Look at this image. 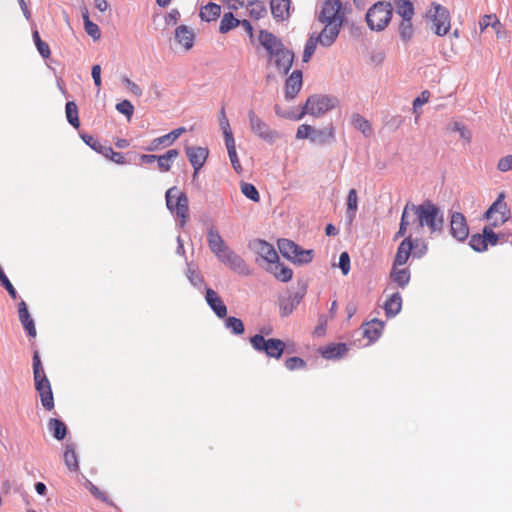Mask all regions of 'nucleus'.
Instances as JSON below:
<instances>
[{"label":"nucleus","mask_w":512,"mask_h":512,"mask_svg":"<svg viewBox=\"0 0 512 512\" xmlns=\"http://www.w3.org/2000/svg\"><path fill=\"white\" fill-rule=\"evenodd\" d=\"M305 366H306V362L302 358L297 357V356L290 357V358L286 359V361H285V367L290 371H294L297 369H303V368H305Z\"/></svg>","instance_id":"obj_60"},{"label":"nucleus","mask_w":512,"mask_h":512,"mask_svg":"<svg viewBox=\"0 0 512 512\" xmlns=\"http://www.w3.org/2000/svg\"><path fill=\"white\" fill-rule=\"evenodd\" d=\"M393 7L391 2L379 1L370 7L366 13V22L373 31H382L391 21Z\"/></svg>","instance_id":"obj_3"},{"label":"nucleus","mask_w":512,"mask_h":512,"mask_svg":"<svg viewBox=\"0 0 512 512\" xmlns=\"http://www.w3.org/2000/svg\"><path fill=\"white\" fill-rule=\"evenodd\" d=\"M412 18L402 19L399 25V34L403 41H409L413 36Z\"/></svg>","instance_id":"obj_48"},{"label":"nucleus","mask_w":512,"mask_h":512,"mask_svg":"<svg viewBox=\"0 0 512 512\" xmlns=\"http://www.w3.org/2000/svg\"><path fill=\"white\" fill-rule=\"evenodd\" d=\"M33 40L35 42V45L37 47V50L39 54L43 58H48L50 56V48L47 43L43 42L40 38V35L37 30L33 31Z\"/></svg>","instance_id":"obj_53"},{"label":"nucleus","mask_w":512,"mask_h":512,"mask_svg":"<svg viewBox=\"0 0 512 512\" xmlns=\"http://www.w3.org/2000/svg\"><path fill=\"white\" fill-rule=\"evenodd\" d=\"M239 25L240 20L236 19L232 12H227L223 15L221 19L219 31L225 34Z\"/></svg>","instance_id":"obj_41"},{"label":"nucleus","mask_w":512,"mask_h":512,"mask_svg":"<svg viewBox=\"0 0 512 512\" xmlns=\"http://www.w3.org/2000/svg\"><path fill=\"white\" fill-rule=\"evenodd\" d=\"M66 118L70 125L79 128L78 107L74 101H68L65 106Z\"/></svg>","instance_id":"obj_40"},{"label":"nucleus","mask_w":512,"mask_h":512,"mask_svg":"<svg viewBox=\"0 0 512 512\" xmlns=\"http://www.w3.org/2000/svg\"><path fill=\"white\" fill-rule=\"evenodd\" d=\"M251 346L258 352H263L266 356L279 359L281 358L285 344L282 340L276 338L265 339L261 334H256L250 338Z\"/></svg>","instance_id":"obj_6"},{"label":"nucleus","mask_w":512,"mask_h":512,"mask_svg":"<svg viewBox=\"0 0 512 512\" xmlns=\"http://www.w3.org/2000/svg\"><path fill=\"white\" fill-rule=\"evenodd\" d=\"M99 153H101L106 158H109L111 161H113L116 164H125V157L120 152H115L112 147L110 146H102L101 150H99Z\"/></svg>","instance_id":"obj_46"},{"label":"nucleus","mask_w":512,"mask_h":512,"mask_svg":"<svg viewBox=\"0 0 512 512\" xmlns=\"http://www.w3.org/2000/svg\"><path fill=\"white\" fill-rule=\"evenodd\" d=\"M338 105V99L328 95H312L302 107V111L297 114V118L302 119L304 115L310 114L319 117L327 111L334 109Z\"/></svg>","instance_id":"obj_4"},{"label":"nucleus","mask_w":512,"mask_h":512,"mask_svg":"<svg viewBox=\"0 0 512 512\" xmlns=\"http://www.w3.org/2000/svg\"><path fill=\"white\" fill-rule=\"evenodd\" d=\"M499 24V20L494 14L484 15L479 21L481 31H484L489 26L495 27Z\"/></svg>","instance_id":"obj_61"},{"label":"nucleus","mask_w":512,"mask_h":512,"mask_svg":"<svg viewBox=\"0 0 512 512\" xmlns=\"http://www.w3.org/2000/svg\"><path fill=\"white\" fill-rule=\"evenodd\" d=\"M348 352V347L345 343L330 344L320 349L322 357L329 360L342 358Z\"/></svg>","instance_id":"obj_24"},{"label":"nucleus","mask_w":512,"mask_h":512,"mask_svg":"<svg viewBox=\"0 0 512 512\" xmlns=\"http://www.w3.org/2000/svg\"><path fill=\"white\" fill-rule=\"evenodd\" d=\"M33 374H34V381H44L45 379H48L41 363L40 355L38 351H35L33 354Z\"/></svg>","instance_id":"obj_45"},{"label":"nucleus","mask_w":512,"mask_h":512,"mask_svg":"<svg viewBox=\"0 0 512 512\" xmlns=\"http://www.w3.org/2000/svg\"><path fill=\"white\" fill-rule=\"evenodd\" d=\"M64 462L71 471H77L79 468L75 445L73 443L67 444L65 447Z\"/></svg>","instance_id":"obj_36"},{"label":"nucleus","mask_w":512,"mask_h":512,"mask_svg":"<svg viewBox=\"0 0 512 512\" xmlns=\"http://www.w3.org/2000/svg\"><path fill=\"white\" fill-rule=\"evenodd\" d=\"M313 259V250H305L298 246V251L292 256L290 261L295 264H307L310 263Z\"/></svg>","instance_id":"obj_44"},{"label":"nucleus","mask_w":512,"mask_h":512,"mask_svg":"<svg viewBox=\"0 0 512 512\" xmlns=\"http://www.w3.org/2000/svg\"><path fill=\"white\" fill-rule=\"evenodd\" d=\"M240 188H241L242 194L245 197L252 200L253 202H259L260 195H259L257 188L253 184L247 183V182H242L240 185Z\"/></svg>","instance_id":"obj_50"},{"label":"nucleus","mask_w":512,"mask_h":512,"mask_svg":"<svg viewBox=\"0 0 512 512\" xmlns=\"http://www.w3.org/2000/svg\"><path fill=\"white\" fill-rule=\"evenodd\" d=\"M87 489L97 499H99L111 506L114 505V503L109 499V497L104 492H102L97 486H95L92 482H88Z\"/></svg>","instance_id":"obj_57"},{"label":"nucleus","mask_w":512,"mask_h":512,"mask_svg":"<svg viewBox=\"0 0 512 512\" xmlns=\"http://www.w3.org/2000/svg\"><path fill=\"white\" fill-rule=\"evenodd\" d=\"M470 247L476 252H484L487 250V245L485 243V238L482 234H473L470 237L469 241Z\"/></svg>","instance_id":"obj_51"},{"label":"nucleus","mask_w":512,"mask_h":512,"mask_svg":"<svg viewBox=\"0 0 512 512\" xmlns=\"http://www.w3.org/2000/svg\"><path fill=\"white\" fill-rule=\"evenodd\" d=\"M247 115L250 129L257 137L269 144H273L279 138V133L272 130L253 110H249Z\"/></svg>","instance_id":"obj_8"},{"label":"nucleus","mask_w":512,"mask_h":512,"mask_svg":"<svg viewBox=\"0 0 512 512\" xmlns=\"http://www.w3.org/2000/svg\"><path fill=\"white\" fill-rule=\"evenodd\" d=\"M384 323L379 321L378 319H373L370 322H367L363 326V336L368 338L370 341H376L383 330Z\"/></svg>","instance_id":"obj_27"},{"label":"nucleus","mask_w":512,"mask_h":512,"mask_svg":"<svg viewBox=\"0 0 512 512\" xmlns=\"http://www.w3.org/2000/svg\"><path fill=\"white\" fill-rule=\"evenodd\" d=\"M294 61V53L284 48L283 50H280V53L277 54V56H274L269 60V63L273 64L276 68V70L281 74H287Z\"/></svg>","instance_id":"obj_14"},{"label":"nucleus","mask_w":512,"mask_h":512,"mask_svg":"<svg viewBox=\"0 0 512 512\" xmlns=\"http://www.w3.org/2000/svg\"><path fill=\"white\" fill-rule=\"evenodd\" d=\"M186 276L191 285L195 288L201 290L205 287V281L202 274L197 269L193 268L191 264H188Z\"/></svg>","instance_id":"obj_39"},{"label":"nucleus","mask_w":512,"mask_h":512,"mask_svg":"<svg viewBox=\"0 0 512 512\" xmlns=\"http://www.w3.org/2000/svg\"><path fill=\"white\" fill-rule=\"evenodd\" d=\"M450 234L459 242L465 241L469 236V227L465 216L460 212H453L450 216Z\"/></svg>","instance_id":"obj_9"},{"label":"nucleus","mask_w":512,"mask_h":512,"mask_svg":"<svg viewBox=\"0 0 512 512\" xmlns=\"http://www.w3.org/2000/svg\"><path fill=\"white\" fill-rule=\"evenodd\" d=\"M485 238L486 245L495 246L498 243L499 236L492 230L491 227L485 226L482 230Z\"/></svg>","instance_id":"obj_62"},{"label":"nucleus","mask_w":512,"mask_h":512,"mask_svg":"<svg viewBox=\"0 0 512 512\" xmlns=\"http://www.w3.org/2000/svg\"><path fill=\"white\" fill-rule=\"evenodd\" d=\"M278 248L282 256L288 260L298 251V245L289 239L278 240Z\"/></svg>","instance_id":"obj_38"},{"label":"nucleus","mask_w":512,"mask_h":512,"mask_svg":"<svg viewBox=\"0 0 512 512\" xmlns=\"http://www.w3.org/2000/svg\"><path fill=\"white\" fill-rule=\"evenodd\" d=\"M358 208V196L355 189H350L347 196V216L353 219Z\"/></svg>","instance_id":"obj_47"},{"label":"nucleus","mask_w":512,"mask_h":512,"mask_svg":"<svg viewBox=\"0 0 512 512\" xmlns=\"http://www.w3.org/2000/svg\"><path fill=\"white\" fill-rule=\"evenodd\" d=\"M221 14V6L214 3L209 2L200 10V17L202 20L206 22H211L216 20Z\"/></svg>","instance_id":"obj_30"},{"label":"nucleus","mask_w":512,"mask_h":512,"mask_svg":"<svg viewBox=\"0 0 512 512\" xmlns=\"http://www.w3.org/2000/svg\"><path fill=\"white\" fill-rule=\"evenodd\" d=\"M184 127H179L172 130L170 133L153 139L149 146L146 148L147 151H156L161 147L171 146L184 132Z\"/></svg>","instance_id":"obj_15"},{"label":"nucleus","mask_w":512,"mask_h":512,"mask_svg":"<svg viewBox=\"0 0 512 512\" xmlns=\"http://www.w3.org/2000/svg\"><path fill=\"white\" fill-rule=\"evenodd\" d=\"M274 267L271 268V273L281 282H288L292 279L293 271L283 264L275 261Z\"/></svg>","instance_id":"obj_37"},{"label":"nucleus","mask_w":512,"mask_h":512,"mask_svg":"<svg viewBox=\"0 0 512 512\" xmlns=\"http://www.w3.org/2000/svg\"><path fill=\"white\" fill-rule=\"evenodd\" d=\"M179 156L177 149H170L163 155H158L157 164L162 172H168L171 169V162Z\"/></svg>","instance_id":"obj_31"},{"label":"nucleus","mask_w":512,"mask_h":512,"mask_svg":"<svg viewBox=\"0 0 512 512\" xmlns=\"http://www.w3.org/2000/svg\"><path fill=\"white\" fill-rule=\"evenodd\" d=\"M505 194L502 192L498 195L497 199L493 204L488 208V210L485 212L484 217L486 219H491L492 215L494 213H500L502 215L501 223H504L507 221L508 217L506 216L507 213V205L504 203Z\"/></svg>","instance_id":"obj_26"},{"label":"nucleus","mask_w":512,"mask_h":512,"mask_svg":"<svg viewBox=\"0 0 512 512\" xmlns=\"http://www.w3.org/2000/svg\"><path fill=\"white\" fill-rule=\"evenodd\" d=\"M185 152L194 169L193 178L195 179L207 160L209 150L200 146H186Z\"/></svg>","instance_id":"obj_12"},{"label":"nucleus","mask_w":512,"mask_h":512,"mask_svg":"<svg viewBox=\"0 0 512 512\" xmlns=\"http://www.w3.org/2000/svg\"><path fill=\"white\" fill-rule=\"evenodd\" d=\"M413 218H415L414 204L408 202L402 211L399 227L407 230L409 226H412L415 229V223H413Z\"/></svg>","instance_id":"obj_34"},{"label":"nucleus","mask_w":512,"mask_h":512,"mask_svg":"<svg viewBox=\"0 0 512 512\" xmlns=\"http://www.w3.org/2000/svg\"><path fill=\"white\" fill-rule=\"evenodd\" d=\"M383 308L388 318L395 317L402 309V297L399 292L390 295L385 301Z\"/></svg>","instance_id":"obj_25"},{"label":"nucleus","mask_w":512,"mask_h":512,"mask_svg":"<svg viewBox=\"0 0 512 512\" xmlns=\"http://www.w3.org/2000/svg\"><path fill=\"white\" fill-rule=\"evenodd\" d=\"M166 206L178 218V225L183 228L188 217V198L184 192H179L176 187H171L166 191Z\"/></svg>","instance_id":"obj_5"},{"label":"nucleus","mask_w":512,"mask_h":512,"mask_svg":"<svg viewBox=\"0 0 512 512\" xmlns=\"http://www.w3.org/2000/svg\"><path fill=\"white\" fill-rule=\"evenodd\" d=\"M314 128L307 124H302L298 127L296 132L297 139H309L311 141V137L313 134Z\"/></svg>","instance_id":"obj_64"},{"label":"nucleus","mask_w":512,"mask_h":512,"mask_svg":"<svg viewBox=\"0 0 512 512\" xmlns=\"http://www.w3.org/2000/svg\"><path fill=\"white\" fill-rule=\"evenodd\" d=\"M83 20H84V28L86 33L93 39L98 40L101 37V32L97 24L92 22L89 18V14L87 11L83 13Z\"/></svg>","instance_id":"obj_42"},{"label":"nucleus","mask_w":512,"mask_h":512,"mask_svg":"<svg viewBox=\"0 0 512 512\" xmlns=\"http://www.w3.org/2000/svg\"><path fill=\"white\" fill-rule=\"evenodd\" d=\"M116 110L130 119L134 112V106L129 100H123L116 104Z\"/></svg>","instance_id":"obj_58"},{"label":"nucleus","mask_w":512,"mask_h":512,"mask_svg":"<svg viewBox=\"0 0 512 512\" xmlns=\"http://www.w3.org/2000/svg\"><path fill=\"white\" fill-rule=\"evenodd\" d=\"M392 7H395L396 13L402 17V19L413 18L414 6L410 0H391Z\"/></svg>","instance_id":"obj_29"},{"label":"nucleus","mask_w":512,"mask_h":512,"mask_svg":"<svg viewBox=\"0 0 512 512\" xmlns=\"http://www.w3.org/2000/svg\"><path fill=\"white\" fill-rule=\"evenodd\" d=\"M248 11L251 17L255 19L262 18L266 13V7L261 1H252L248 5Z\"/></svg>","instance_id":"obj_49"},{"label":"nucleus","mask_w":512,"mask_h":512,"mask_svg":"<svg viewBox=\"0 0 512 512\" xmlns=\"http://www.w3.org/2000/svg\"><path fill=\"white\" fill-rule=\"evenodd\" d=\"M302 84V71L294 70L285 83V99L288 101L294 99L300 92Z\"/></svg>","instance_id":"obj_17"},{"label":"nucleus","mask_w":512,"mask_h":512,"mask_svg":"<svg viewBox=\"0 0 512 512\" xmlns=\"http://www.w3.org/2000/svg\"><path fill=\"white\" fill-rule=\"evenodd\" d=\"M351 123L353 127L359 130L365 137H369L372 134V128L367 119L358 113H354L351 116Z\"/></svg>","instance_id":"obj_32"},{"label":"nucleus","mask_w":512,"mask_h":512,"mask_svg":"<svg viewBox=\"0 0 512 512\" xmlns=\"http://www.w3.org/2000/svg\"><path fill=\"white\" fill-rule=\"evenodd\" d=\"M219 125H220V128L223 132V135H224V139H226L227 137L229 136H233V133L231 131V128H230V124H229V121L225 115V110L224 108L221 109L220 111V120H219Z\"/></svg>","instance_id":"obj_63"},{"label":"nucleus","mask_w":512,"mask_h":512,"mask_svg":"<svg viewBox=\"0 0 512 512\" xmlns=\"http://www.w3.org/2000/svg\"><path fill=\"white\" fill-rule=\"evenodd\" d=\"M435 14L432 17L433 31L438 36L447 34L450 29V16L448 10L440 4H433Z\"/></svg>","instance_id":"obj_11"},{"label":"nucleus","mask_w":512,"mask_h":512,"mask_svg":"<svg viewBox=\"0 0 512 512\" xmlns=\"http://www.w3.org/2000/svg\"><path fill=\"white\" fill-rule=\"evenodd\" d=\"M413 247L414 245L411 235L404 238V240L398 246L393 262L394 266H403L406 264L410 256H412Z\"/></svg>","instance_id":"obj_20"},{"label":"nucleus","mask_w":512,"mask_h":512,"mask_svg":"<svg viewBox=\"0 0 512 512\" xmlns=\"http://www.w3.org/2000/svg\"><path fill=\"white\" fill-rule=\"evenodd\" d=\"M18 317L28 336L35 338L37 335L35 322L29 313L27 304L23 300L18 303Z\"/></svg>","instance_id":"obj_18"},{"label":"nucleus","mask_w":512,"mask_h":512,"mask_svg":"<svg viewBox=\"0 0 512 512\" xmlns=\"http://www.w3.org/2000/svg\"><path fill=\"white\" fill-rule=\"evenodd\" d=\"M48 429L57 440L64 439L67 434V427L65 423L56 418H51L48 421Z\"/></svg>","instance_id":"obj_33"},{"label":"nucleus","mask_w":512,"mask_h":512,"mask_svg":"<svg viewBox=\"0 0 512 512\" xmlns=\"http://www.w3.org/2000/svg\"><path fill=\"white\" fill-rule=\"evenodd\" d=\"M335 140V128L332 124L322 129L313 130L311 142L316 145H325Z\"/></svg>","instance_id":"obj_22"},{"label":"nucleus","mask_w":512,"mask_h":512,"mask_svg":"<svg viewBox=\"0 0 512 512\" xmlns=\"http://www.w3.org/2000/svg\"><path fill=\"white\" fill-rule=\"evenodd\" d=\"M413 250L412 257L421 258L424 256L428 250L427 244L423 239L415 238L413 239Z\"/></svg>","instance_id":"obj_54"},{"label":"nucleus","mask_w":512,"mask_h":512,"mask_svg":"<svg viewBox=\"0 0 512 512\" xmlns=\"http://www.w3.org/2000/svg\"><path fill=\"white\" fill-rule=\"evenodd\" d=\"M206 234L208 247L219 262L241 276H249L251 274L250 267L246 261L225 243L219 230L213 223L207 224Z\"/></svg>","instance_id":"obj_1"},{"label":"nucleus","mask_w":512,"mask_h":512,"mask_svg":"<svg viewBox=\"0 0 512 512\" xmlns=\"http://www.w3.org/2000/svg\"><path fill=\"white\" fill-rule=\"evenodd\" d=\"M224 140H225V145L227 148L228 156H229V159L231 161V164H232L234 170L236 172L241 171L242 167H241L240 161L237 156L234 136H229Z\"/></svg>","instance_id":"obj_35"},{"label":"nucleus","mask_w":512,"mask_h":512,"mask_svg":"<svg viewBox=\"0 0 512 512\" xmlns=\"http://www.w3.org/2000/svg\"><path fill=\"white\" fill-rule=\"evenodd\" d=\"M450 130L454 132H458L460 138L464 139L466 142H470L472 138L471 132L460 122H453L450 125Z\"/></svg>","instance_id":"obj_56"},{"label":"nucleus","mask_w":512,"mask_h":512,"mask_svg":"<svg viewBox=\"0 0 512 512\" xmlns=\"http://www.w3.org/2000/svg\"><path fill=\"white\" fill-rule=\"evenodd\" d=\"M205 300L208 306L219 318H225L227 316V307L223 303L219 295L211 288L205 287Z\"/></svg>","instance_id":"obj_19"},{"label":"nucleus","mask_w":512,"mask_h":512,"mask_svg":"<svg viewBox=\"0 0 512 512\" xmlns=\"http://www.w3.org/2000/svg\"><path fill=\"white\" fill-rule=\"evenodd\" d=\"M290 0H271L270 8L273 17L278 21H283L289 17Z\"/></svg>","instance_id":"obj_23"},{"label":"nucleus","mask_w":512,"mask_h":512,"mask_svg":"<svg viewBox=\"0 0 512 512\" xmlns=\"http://www.w3.org/2000/svg\"><path fill=\"white\" fill-rule=\"evenodd\" d=\"M258 40L261 46L267 51L269 59L277 56L280 50L285 48L280 38L267 30H260Z\"/></svg>","instance_id":"obj_10"},{"label":"nucleus","mask_w":512,"mask_h":512,"mask_svg":"<svg viewBox=\"0 0 512 512\" xmlns=\"http://www.w3.org/2000/svg\"><path fill=\"white\" fill-rule=\"evenodd\" d=\"M344 19L345 11L340 0H325L323 2L321 11L318 16L319 22L322 24L343 25Z\"/></svg>","instance_id":"obj_7"},{"label":"nucleus","mask_w":512,"mask_h":512,"mask_svg":"<svg viewBox=\"0 0 512 512\" xmlns=\"http://www.w3.org/2000/svg\"><path fill=\"white\" fill-rule=\"evenodd\" d=\"M324 28L318 36L314 37L323 47H330L337 39L343 25L324 24Z\"/></svg>","instance_id":"obj_16"},{"label":"nucleus","mask_w":512,"mask_h":512,"mask_svg":"<svg viewBox=\"0 0 512 512\" xmlns=\"http://www.w3.org/2000/svg\"><path fill=\"white\" fill-rule=\"evenodd\" d=\"M174 38L185 51L190 50L194 44V32L186 25H180L176 28Z\"/></svg>","instance_id":"obj_21"},{"label":"nucleus","mask_w":512,"mask_h":512,"mask_svg":"<svg viewBox=\"0 0 512 512\" xmlns=\"http://www.w3.org/2000/svg\"><path fill=\"white\" fill-rule=\"evenodd\" d=\"M398 266H394L390 272L391 280L398 285L400 288H405L410 282V271L408 268L398 269Z\"/></svg>","instance_id":"obj_28"},{"label":"nucleus","mask_w":512,"mask_h":512,"mask_svg":"<svg viewBox=\"0 0 512 512\" xmlns=\"http://www.w3.org/2000/svg\"><path fill=\"white\" fill-rule=\"evenodd\" d=\"M39 395L42 406L48 411L52 410L54 408V397L52 389L45 390V392H42Z\"/></svg>","instance_id":"obj_59"},{"label":"nucleus","mask_w":512,"mask_h":512,"mask_svg":"<svg viewBox=\"0 0 512 512\" xmlns=\"http://www.w3.org/2000/svg\"><path fill=\"white\" fill-rule=\"evenodd\" d=\"M415 230L425 231L430 238L439 237L444 232V213L436 204L430 200L420 205H415Z\"/></svg>","instance_id":"obj_2"},{"label":"nucleus","mask_w":512,"mask_h":512,"mask_svg":"<svg viewBox=\"0 0 512 512\" xmlns=\"http://www.w3.org/2000/svg\"><path fill=\"white\" fill-rule=\"evenodd\" d=\"M249 248L256 253L259 257L269 263H275L278 260V254L270 243L255 239L249 243Z\"/></svg>","instance_id":"obj_13"},{"label":"nucleus","mask_w":512,"mask_h":512,"mask_svg":"<svg viewBox=\"0 0 512 512\" xmlns=\"http://www.w3.org/2000/svg\"><path fill=\"white\" fill-rule=\"evenodd\" d=\"M280 314L282 317L290 315L296 308L294 300L288 297H281L279 299Z\"/></svg>","instance_id":"obj_52"},{"label":"nucleus","mask_w":512,"mask_h":512,"mask_svg":"<svg viewBox=\"0 0 512 512\" xmlns=\"http://www.w3.org/2000/svg\"><path fill=\"white\" fill-rule=\"evenodd\" d=\"M317 44H319V43L314 38V36H310V38L307 40L305 47H304L303 56H302L303 62H308L311 59L312 55L315 52Z\"/></svg>","instance_id":"obj_55"},{"label":"nucleus","mask_w":512,"mask_h":512,"mask_svg":"<svg viewBox=\"0 0 512 512\" xmlns=\"http://www.w3.org/2000/svg\"><path fill=\"white\" fill-rule=\"evenodd\" d=\"M224 326L226 329L230 330L234 335H241L244 333V324L241 319L230 316L226 317L224 321Z\"/></svg>","instance_id":"obj_43"}]
</instances>
